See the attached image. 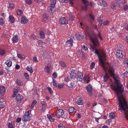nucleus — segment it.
<instances>
[{
	"mask_svg": "<svg viewBox=\"0 0 128 128\" xmlns=\"http://www.w3.org/2000/svg\"><path fill=\"white\" fill-rule=\"evenodd\" d=\"M90 17V18L92 20H94L95 18L91 14H90L89 15Z\"/></svg>",
	"mask_w": 128,
	"mask_h": 128,
	"instance_id": "nucleus-54",
	"label": "nucleus"
},
{
	"mask_svg": "<svg viewBox=\"0 0 128 128\" xmlns=\"http://www.w3.org/2000/svg\"><path fill=\"white\" fill-rule=\"evenodd\" d=\"M28 22V20L25 16H23L21 18V22L23 24H25Z\"/></svg>",
	"mask_w": 128,
	"mask_h": 128,
	"instance_id": "nucleus-15",
	"label": "nucleus"
},
{
	"mask_svg": "<svg viewBox=\"0 0 128 128\" xmlns=\"http://www.w3.org/2000/svg\"><path fill=\"white\" fill-rule=\"evenodd\" d=\"M25 2L27 4H30L32 3V0H25Z\"/></svg>",
	"mask_w": 128,
	"mask_h": 128,
	"instance_id": "nucleus-43",
	"label": "nucleus"
},
{
	"mask_svg": "<svg viewBox=\"0 0 128 128\" xmlns=\"http://www.w3.org/2000/svg\"><path fill=\"white\" fill-rule=\"evenodd\" d=\"M23 98V96L22 95L19 94H18L16 97V100L17 101V103H20Z\"/></svg>",
	"mask_w": 128,
	"mask_h": 128,
	"instance_id": "nucleus-10",
	"label": "nucleus"
},
{
	"mask_svg": "<svg viewBox=\"0 0 128 128\" xmlns=\"http://www.w3.org/2000/svg\"><path fill=\"white\" fill-rule=\"evenodd\" d=\"M86 44H84L82 46V48L85 51L87 52L88 50V49L86 46Z\"/></svg>",
	"mask_w": 128,
	"mask_h": 128,
	"instance_id": "nucleus-29",
	"label": "nucleus"
},
{
	"mask_svg": "<svg viewBox=\"0 0 128 128\" xmlns=\"http://www.w3.org/2000/svg\"><path fill=\"white\" fill-rule=\"evenodd\" d=\"M101 6L103 7L107 6L108 4L106 1H102V2L100 4Z\"/></svg>",
	"mask_w": 128,
	"mask_h": 128,
	"instance_id": "nucleus-27",
	"label": "nucleus"
},
{
	"mask_svg": "<svg viewBox=\"0 0 128 128\" xmlns=\"http://www.w3.org/2000/svg\"><path fill=\"white\" fill-rule=\"evenodd\" d=\"M52 82H53V84L54 85V87H57L58 86V85L56 83V80H55L53 79Z\"/></svg>",
	"mask_w": 128,
	"mask_h": 128,
	"instance_id": "nucleus-37",
	"label": "nucleus"
},
{
	"mask_svg": "<svg viewBox=\"0 0 128 128\" xmlns=\"http://www.w3.org/2000/svg\"><path fill=\"white\" fill-rule=\"evenodd\" d=\"M52 76L54 78H56L57 77V75L56 73V72L52 74Z\"/></svg>",
	"mask_w": 128,
	"mask_h": 128,
	"instance_id": "nucleus-62",
	"label": "nucleus"
},
{
	"mask_svg": "<svg viewBox=\"0 0 128 128\" xmlns=\"http://www.w3.org/2000/svg\"><path fill=\"white\" fill-rule=\"evenodd\" d=\"M66 43L67 45H68H68L69 46H72V40L71 39H70V40H68L66 42Z\"/></svg>",
	"mask_w": 128,
	"mask_h": 128,
	"instance_id": "nucleus-30",
	"label": "nucleus"
},
{
	"mask_svg": "<svg viewBox=\"0 0 128 128\" xmlns=\"http://www.w3.org/2000/svg\"><path fill=\"white\" fill-rule=\"evenodd\" d=\"M51 65L50 64H48V66H46L44 67V72L48 74L50 73V69Z\"/></svg>",
	"mask_w": 128,
	"mask_h": 128,
	"instance_id": "nucleus-13",
	"label": "nucleus"
},
{
	"mask_svg": "<svg viewBox=\"0 0 128 128\" xmlns=\"http://www.w3.org/2000/svg\"><path fill=\"white\" fill-rule=\"evenodd\" d=\"M109 22L108 20L104 21L103 22V24L105 25H108L109 24Z\"/></svg>",
	"mask_w": 128,
	"mask_h": 128,
	"instance_id": "nucleus-51",
	"label": "nucleus"
},
{
	"mask_svg": "<svg viewBox=\"0 0 128 128\" xmlns=\"http://www.w3.org/2000/svg\"><path fill=\"white\" fill-rule=\"evenodd\" d=\"M33 60L34 62L35 63H36L38 62V60H37V58L36 56L34 57Z\"/></svg>",
	"mask_w": 128,
	"mask_h": 128,
	"instance_id": "nucleus-48",
	"label": "nucleus"
},
{
	"mask_svg": "<svg viewBox=\"0 0 128 128\" xmlns=\"http://www.w3.org/2000/svg\"><path fill=\"white\" fill-rule=\"evenodd\" d=\"M95 66V63L94 62H92L90 64V67L91 68V69L92 70V69L94 68V66Z\"/></svg>",
	"mask_w": 128,
	"mask_h": 128,
	"instance_id": "nucleus-42",
	"label": "nucleus"
},
{
	"mask_svg": "<svg viewBox=\"0 0 128 128\" xmlns=\"http://www.w3.org/2000/svg\"><path fill=\"white\" fill-rule=\"evenodd\" d=\"M70 78L68 77H67L65 79V80L67 82H70Z\"/></svg>",
	"mask_w": 128,
	"mask_h": 128,
	"instance_id": "nucleus-64",
	"label": "nucleus"
},
{
	"mask_svg": "<svg viewBox=\"0 0 128 128\" xmlns=\"http://www.w3.org/2000/svg\"><path fill=\"white\" fill-rule=\"evenodd\" d=\"M4 104L3 102H2L0 101V108H3L4 106Z\"/></svg>",
	"mask_w": 128,
	"mask_h": 128,
	"instance_id": "nucleus-40",
	"label": "nucleus"
},
{
	"mask_svg": "<svg viewBox=\"0 0 128 128\" xmlns=\"http://www.w3.org/2000/svg\"><path fill=\"white\" fill-rule=\"evenodd\" d=\"M73 75H72V78L73 77L75 80H77L78 81H82L83 78L84 77L82 74L80 72H78L77 70L74 71L72 70V72Z\"/></svg>",
	"mask_w": 128,
	"mask_h": 128,
	"instance_id": "nucleus-3",
	"label": "nucleus"
},
{
	"mask_svg": "<svg viewBox=\"0 0 128 128\" xmlns=\"http://www.w3.org/2000/svg\"><path fill=\"white\" fill-rule=\"evenodd\" d=\"M60 22L61 24H68V20L64 17H62L60 19Z\"/></svg>",
	"mask_w": 128,
	"mask_h": 128,
	"instance_id": "nucleus-11",
	"label": "nucleus"
},
{
	"mask_svg": "<svg viewBox=\"0 0 128 128\" xmlns=\"http://www.w3.org/2000/svg\"><path fill=\"white\" fill-rule=\"evenodd\" d=\"M109 77L107 74H106L104 77V80L105 82H106L109 79Z\"/></svg>",
	"mask_w": 128,
	"mask_h": 128,
	"instance_id": "nucleus-23",
	"label": "nucleus"
},
{
	"mask_svg": "<svg viewBox=\"0 0 128 128\" xmlns=\"http://www.w3.org/2000/svg\"><path fill=\"white\" fill-rule=\"evenodd\" d=\"M16 82L17 84L20 86H22L23 85V83L20 80L17 79L16 80Z\"/></svg>",
	"mask_w": 128,
	"mask_h": 128,
	"instance_id": "nucleus-22",
	"label": "nucleus"
},
{
	"mask_svg": "<svg viewBox=\"0 0 128 128\" xmlns=\"http://www.w3.org/2000/svg\"><path fill=\"white\" fill-rule=\"evenodd\" d=\"M50 8H54L56 4V1L55 0H50Z\"/></svg>",
	"mask_w": 128,
	"mask_h": 128,
	"instance_id": "nucleus-14",
	"label": "nucleus"
},
{
	"mask_svg": "<svg viewBox=\"0 0 128 128\" xmlns=\"http://www.w3.org/2000/svg\"><path fill=\"white\" fill-rule=\"evenodd\" d=\"M59 1L61 2H64V3H67L68 2V0H58Z\"/></svg>",
	"mask_w": 128,
	"mask_h": 128,
	"instance_id": "nucleus-59",
	"label": "nucleus"
},
{
	"mask_svg": "<svg viewBox=\"0 0 128 128\" xmlns=\"http://www.w3.org/2000/svg\"><path fill=\"white\" fill-rule=\"evenodd\" d=\"M67 86L70 88H72V82H67Z\"/></svg>",
	"mask_w": 128,
	"mask_h": 128,
	"instance_id": "nucleus-45",
	"label": "nucleus"
},
{
	"mask_svg": "<svg viewBox=\"0 0 128 128\" xmlns=\"http://www.w3.org/2000/svg\"><path fill=\"white\" fill-rule=\"evenodd\" d=\"M109 116L110 118L112 119H114L116 116L115 114L113 112L110 113Z\"/></svg>",
	"mask_w": 128,
	"mask_h": 128,
	"instance_id": "nucleus-25",
	"label": "nucleus"
},
{
	"mask_svg": "<svg viewBox=\"0 0 128 128\" xmlns=\"http://www.w3.org/2000/svg\"><path fill=\"white\" fill-rule=\"evenodd\" d=\"M112 121L111 119H108L106 121V123L107 124H110Z\"/></svg>",
	"mask_w": 128,
	"mask_h": 128,
	"instance_id": "nucleus-61",
	"label": "nucleus"
},
{
	"mask_svg": "<svg viewBox=\"0 0 128 128\" xmlns=\"http://www.w3.org/2000/svg\"><path fill=\"white\" fill-rule=\"evenodd\" d=\"M30 116L29 111L26 112L23 116L22 120L24 121L27 122L30 120Z\"/></svg>",
	"mask_w": 128,
	"mask_h": 128,
	"instance_id": "nucleus-5",
	"label": "nucleus"
},
{
	"mask_svg": "<svg viewBox=\"0 0 128 128\" xmlns=\"http://www.w3.org/2000/svg\"><path fill=\"white\" fill-rule=\"evenodd\" d=\"M37 101L36 100H34L33 101L31 105V108H32L34 107V106L37 103Z\"/></svg>",
	"mask_w": 128,
	"mask_h": 128,
	"instance_id": "nucleus-36",
	"label": "nucleus"
},
{
	"mask_svg": "<svg viewBox=\"0 0 128 128\" xmlns=\"http://www.w3.org/2000/svg\"><path fill=\"white\" fill-rule=\"evenodd\" d=\"M83 78L84 79V82L87 83H88L90 81V78L88 75H85Z\"/></svg>",
	"mask_w": 128,
	"mask_h": 128,
	"instance_id": "nucleus-19",
	"label": "nucleus"
},
{
	"mask_svg": "<svg viewBox=\"0 0 128 128\" xmlns=\"http://www.w3.org/2000/svg\"><path fill=\"white\" fill-rule=\"evenodd\" d=\"M24 76L28 80L29 78V77L28 75V74L26 73H24Z\"/></svg>",
	"mask_w": 128,
	"mask_h": 128,
	"instance_id": "nucleus-58",
	"label": "nucleus"
},
{
	"mask_svg": "<svg viewBox=\"0 0 128 128\" xmlns=\"http://www.w3.org/2000/svg\"><path fill=\"white\" fill-rule=\"evenodd\" d=\"M7 126L8 128H14V126L12 123L10 122L8 123Z\"/></svg>",
	"mask_w": 128,
	"mask_h": 128,
	"instance_id": "nucleus-35",
	"label": "nucleus"
},
{
	"mask_svg": "<svg viewBox=\"0 0 128 128\" xmlns=\"http://www.w3.org/2000/svg\"><path fill=\"white\" fill-rule=\"evenodd\" d=\"M101 17H100L98 19V20L99 21V23L100 25H102V20H101Z\"/></svg>",
	"mask_w": 128,
	"mask_h": 128,
	"instance_id": "nucleus-49",
	"label": "nucleus"
},
{
	"mask_svg": "<svg viewBox=\"0 0 128 128\" xmlns=\"http://www.w3.org/2000/svg\"><path fill=\"white\" fill-rule=\"evenodd\" d=\"M122 76L124 78L125 77L128 78V71H126L123 74Z\"/></svg>",
	"mask_w": 128,
	"mask_h": 128,
	"instance_id": "nucleus-31",
	"label": "nucleus"
},
{
	"mask_svg": "<svg viewBox=\"0 0 128 128\" xmlns=\"http://www.w3.org/2000/svg\"><path fill=\"white\" fill-rule=\"evenodd\" d=\"M9 20L10 22L11 23H13L15 21L14 19L12 16L10 15L9 17Z\"/></svg>",
	"mask_w": 128,
	"mask_h": 128,
	"instance_id": "nucleus-20",
	"label": "nucleus"
},
{
	"mask_svg": "<svg viewBox=\"0 0 128 128\" xmlns=\"http://www.w3.org/2000/svg\"><path fill=\"white\" fill-rule=\"evenodd\" d=\"M111 88L116 91L118 100L119 109L122 112L125 110V108H128V105L125 100L122 96H119L124 91L123 86L122 85L118 86L115 87L112 85H110Z\"/></svg>",
	"mask_w": 128,
	"mask_h": 128,
	"instance_id": "nucleus-1",
	"label": "nucleus"
},
{
	"mask_svg": "<svg viewBox=\"0 0 128 128\" xmlns=\"http://www.w3.org/2000/svg\"><path fill=\"white\" fill-rule=\"evenodd\" d=\"M18 37L17 34L15 35L12 38V40L13 42H17L18 40Z\"/></svg>",
	"mask_w": 128,
	"mask_h": 128,
	"instance_id": "nucleus-16",
	"label": "nucleus"
},
{
	"mask_svg": "<svg viewBox=\"0 0 128 128\" xmlns=\"http://www.w3.org/2000/svg\"><path fill=\"white\" fill-rule=\"evenodd\" d=\"M5 91V87L2 85L0 86V94H2Z\"/></svg>",
	"mask_w": 128,
	"mask_h": 128,
	"instance_id": "nucleus-18",
	"label": "nucleus"
},
{
	"mask_svg": "<svg viewBox=\"0 0 128 128\" xmlns=\"http://www.w3.org/2000/svg\"><path fill=\"white\" fill-rule=\"evenodd\" d=\"M115 82L116 84L117 85V86H119L118 85L120 84L119 81L116 79H115Z\"/></svg>",
	"mask_w": 128,
	"mask_h": 128,
	"instance_id": "nucleus-55",
	"label": "nucleus"
},
{
	"mask_svg": "<svg viewBox=\"0 0 128 128\" xmlns=\"http://www.w3.org/2000/svg\"><path fill=\"white\" fill-rule=\"evenodd\" d=\"M59 64L62 67L64 68L66 66V64L62 61H60L59 62Z\"/></svg>",
	"mask_w": 128,
	"mask_h": 128,
	"instance_id": "nucleus-34",
	"label": "nucleus"
},
{
	"mask_svg": "<svg viewBox=\"0 0 128 128\" xmlns=\"http://www.w3.org/2000/svg\"><path fill=\"white\" fill-rule=\"evenodd\" d=\"M47 89L50 94H52L53 93V91L51 88L49 87H47Z\"/></svg>",
	"mask_w": 128,
	"mask_h": 128,
	"instance_id": "nucleus-46",
	"label": "nucleus"
},
{
	"mask_svg": "<svg viewBox=\"0 0 128 128\" xmlns=\"http://www.w3.org/2000/svg\"><path fill=\"white\" fill-rule=\"evenodd\" d=\"M92 48L95 49V52L97 55L98 57L99 60V65L102 66L104 70H106V68L104 61L106 60V53L104 51H102L101 53H100V52L97 49L94 47H93Z\"/></svg>",
	"mask_w": 128,
	"mask_h": 128,
	"instance_id": "nucleus-2",
	"label": "nucleus"
},
{
	"mask_svg": "<svg viewBox=\"0 0 128 128\" xmlns=\"http://www.w3.org/2000/svg\"><path fill=\"white\" fill-rule=\"evenodd\" d=\"M111 8L116 7V6L115 3L114 2H112L111 4Z\"/></svg>",
	"mask_w": 128,
	"mask_h": 128,
	"instance_id": "nucleus-52",
	"label": "nucleus"
},
{
	"mask_svg": "<svg viewBox=\"0 0 128 128\" xmlns=\"http://www.w3.org/2000/svg\"><path fill=\"white\" fill-rule=\"evenodd\" d=\"M40 38H41L44 39L45 38V35L44 32L42 31L40 32Z\"/></svg>",
	"mask_w": 128,
	"mask_h": 128,
	"instance_id": "nucleus-33",
	"label": "nucleus"
},
{
	"mask_svg": "<svg viewBox=\"0 0 128 128\" xmlns=\"http://www.w3.org/2000/svg\"><path fill=\"white\" fill-rule=\"evenodd\" d=\"M83 3L86 5H88L89 4V3L88 0H82Z\"/></svg>",
	"mask_w": 128,
	"mask_h": 128,
	"instance_id": "nucleus-39",
	"label": "nucleus"
},
{
	"mask_svg": "<svg viewBox=\"0 0 128 128\" xmlns=\"http://www.w3.org/2000/svg\"><path fill=\"white\" fill-rule=\"evenodd\" d=\"M122 50L120 49H118L116 51V56L118 58H122L123 56Z\"/></svg>",
	"mask_w": 128,
	"mask_h": 128,
	"instance_id": "nucleus-7",
	"label": "nucleus"
},
{
	"mask_svg": "<svg viewBox=\"0 0 128 128\" xmlns=\"http://www.w3.org/2000/svg\"><path fill=\"white\" fill-rule=\"evenodd\" d=\"M90 5L92 7H95L96 5V4L93 2H90Z\"/></svg>",
	"mask_w": 128,
	"mask_h": 128,
	"instance_id": "nucleus-53",
	"label": "nucleus"
},
{
	"mask_svg": "<svg viewBox=\"0 0 128 128\" xmlns=\"http://www.w3.org/2000/svg\"><path fill=\"white\" fill-rule=\"evenodd\" d=\"M41 104H42V112H44L45 110V108L46 107V104L45 102L42 101L41 102Z\"/></svg>",
	"mask_w": 128,
	"mask_h": 128,
	"instance_id": "nucleus-17",
	"label": "nucleus"
},
{
	"mask_svg": "<svg viewBox=\"0 0 128 128\" xmlns=\"http://www.w3.org/2000/svg\"><path fill=\"white\" fill-rule=\"evenodd\" d=\"M48 11L50 13H53L54 11V8H48Z\"/></svg>",
	"mask_w": 128,
	"mask_h": 128,
	"instance_id": "nucleus-38",
	"label": "nucleus"
},
{
	"mask_svg": "<svg viewBox=\"0 0 128 128\" xmlns=\"http://www.w3.org/2000/svg\"><path fill=\"white\" fill-rule=\"evenodd\" d=\"M17 13L18 16H20L22 14L23 12L22 10L20 9H18L17 11Z\"/></svg>",
	"mask_w": 128,
	"mask_h": 128,
	"instance_id": "nucleus-26",
	"label": "nucleus"
},
{
	"mask_svg": "<svg viewBox=\"0 0 128 128\" xmlns=\"http://www.w3.org/2000/svg\"><path fill=\"white\" fill-rule=\"evenodd\" d=\"M86 90L88 92V94L90 96L92 95V87L90 84H89L87 85L86 87Z\"/></svg>",
	"mask_w": 128,
	"mask_h": 128,
	"instance_id": "nucleus-6",
	"label": "nucleus"
},
{
	"mask_svg": "<svg viewBox=\"0 0 128 128\" xmlns=\"http://www.w3.org/2000/svg\"><path fill=\"white\" fill-rule=\"evenodd\" d=\"M18 58H20L21 59H22L24 58L23 56H22L20 54H18Z\"/></svg>",
	"mask_w": 128,
	"mask_h": 128,
	"instance_id": "nucleus-57",
	"label": "nucleus"
},
{
	"mask_svg": "<svg viewBox=\"0 0 128 128\" xmlns=\"http://www.w3.org/2000/svg\"><path fill=\"white\" fill-rule=\"evenodd\" d=\"M5 63L8 67H10L12 65V62L8 60H7L5 62Z\"/></svg>",
	"mask_w": 128,
	"mask_h": 128,
	"instance_id": "nucleus-24",
	"label": "nucleus"
},
{
	"mask_svg": "<svg viewBox=\"0 0 128 128\" xmlns=\"http://www.w3.org/2000/svg\"><path fill=\"white\" fill-rule=\"evenodd\" d=\"M89 38L95 46L98 45L99 44L98 38L95 36H89Z\"/></svg>",
	"mask_w": 128,
	"mask_h": 128,
	"instance_id": "nucleus-4",
	"label": "nucleus"
},
{
	"mask_svg": "<svg viewBox=\"0 0 128 128\" xmlns=\"http://www.w3.org/2000/svg\"><path fill=\"white\" fill-rule=\"evenodd\" d=\"M9 7L10 8H12L13 7H14V4L12 3H10L9 4Z\"/></svg>",
	"mask_w": 128,
	"mask_h": 128,
	"instance_id": "nucleus-60",
	"label": "nucleus"
},
{
	"mask_svg": "<svg viewBox=\"0 0 128 128\" xmlns=\"http://www.w3.org/2000/svg\"><path fill=\"white\" fill-rule=\"evenodd\" d=\"M64 112L61 109H59L56 112V116L58 117L62 116L64 114Z\"/></svg>",
	"mask_w": 128,
	"mask_h": 128,
	"instance_id": "nucleus-8",
	"label": "nucleus"
},
{
	"mask_svg": "<svg viewBox=\"0 0 128 128\" xmlns=\"http://www.w3.org/2000/svg\"><path fill=\"white\" fill-rule=\"evenodd\" d=\"M18 93V90L16 88H14L13 90V97H15Z\"/></svg>",
	"mask_w": 128,
	"mask_h": 128,
	"instance_id": "nucleus-32",
	"label": "nucleus"
},
{
	"mask_svg": "<svg viewBox=\"0 0 128 128\" xmlns=\"http://www.w3.org/2000/svg\"><path fill=\"white\" fill-rule=\"evenodd\" d=\"M38 44H44L45 43L42 41V40H39L38 41Z\"/></svg>",
	"mask_w": 128,
	"mask_h": 128,
	"instance_id": "nucleus-50",
	"label": "nucleus"
},
{
	"mask_svg": "<svg viewBox=\"0 0 128 128\" xmlns=\"http://www.w3.org/2000/svg\"><path fill=\"white\" fill-rule=\"evenodd\" d=\"M6 54L5 51L2 49H0V55L2 56Z\"/></svg>",
	"mask_w": 128,
	"mask_h": 128,
	"instance_id": "nucleus-28",
	"label": "nucleus"
},
{
	"mask_svg": "<svg viewBox=\"0 0 128 128\" xmlns=\"http://www.w3.org/2000/svg\"><path fill=\"white\" fill-rule=\"evenodd\" d=\"M43 16V18L44 19H45L47 20L48 19V16H47V14H44V15Z\"/></svg>",
	"mask_w": 128,
	"mask_h": 128,
	"instance_id": "nucleus-56",
	"label": "nucleus"
},
{
	"mask_svg": "<svg viewBox=\"0 0 128 128\" xmlns=\"http://www.w3.org/2000/svg\"><path fill=\"white\" fill-rule=\"evenodd\" d=\"M21 119L20 118H18L16 120V122H19L21 121Z\"/></svg>",
	"mask_w": 128,
	"mask_h": 128,
	"instance_id": "nucleus-63",
	"label": "nucleus"
},
{
	"mask_svg": "<svg viewBox=\"0 0 128 128\" xmlns=\"http://www.w3.org/2000/svg\"><path fill=\"white\" fill-rule=\"evenodd\" d=\"M76 38L77 40H80L82 37L80 34H78L76 35Z\"/></svg>",
	"mask_w": 128,
	"mask_h": 128,
	"instance_id": "nucleus-47",
	"label": "nucleus"
},
{
	"mask_svg": "<svg viewBox=\"0 0 128 128\" xmlns=\"http://www.w3.org/2000/svg\"><path fill=\"white\" fill-rule=\"evenodd\" d=\"M76 103L79 105H82L84 104V101L82 98H80L76 99Z\"/></svg>",
	"mask_w": 128,
	"mask_h": 128,
	"instance_id": "nucleus-12",
	"label": "nucleus"
},
{
	"mask_svg": "<svg viewBox=\"0 0 128 128\" xmlns=\"http://www.w3.org/2000/svg\"><path fill=\"white\" fill-rule=\"evenodd\" d=\"M108 73L113 78H114L115 76V75L114 74V70L112 68H110L108 70Z\"/></svg>",
	"mask_w": 128,
	"mask_h": 128,
	"instance_id": "nucleus-9",
	"label": "nucleus"
},
{
	"mask_svg": "<svg viewBox=\"0 0 128 128\" xmlns=\"http://www.w3.org/2000/svg\"><path fill=\"white\" fill-rule=\"evenodd\" d=\"M4 22L2 18H1L0 19V25H2L4 23Z\"/></svg>",
	"mask_w": 128,
	"mask_h": 128,
	"instance_id": "nucleus-44",
	"label": "nucleus"
},
{
	"mask_svg": "<svg viewBox=\"0 0 128 128\" xmlns=\"http://www.w3.org/2000/svg\"><path fill=\"white\" fill-rule=\"evenodd\" d=\"M26 70L31 74L32 73L33 70L32 66H28L26 68Z\"/></svg>",
	"mask_w": 128,
	"mask_h": 128,
	"instance_id": "nucleus-21",
	"label": "nucleus"
},
{
	"mask_svg": "<svg viewBox=\"0 0 128 128\" xmlns=\"http://www.w3.org/2000/svg\"><path fill=\"white\" fill-rule=\"evenodd\" d=\"M64 84H59L58 85V88L59 89H61L64 87Z\"/></svg>",
	"mask_w": 128,
	"mask_h": 128,
	"instance_id": "nucleus-41",
	"label": "nucleus"
}]
</instances>
